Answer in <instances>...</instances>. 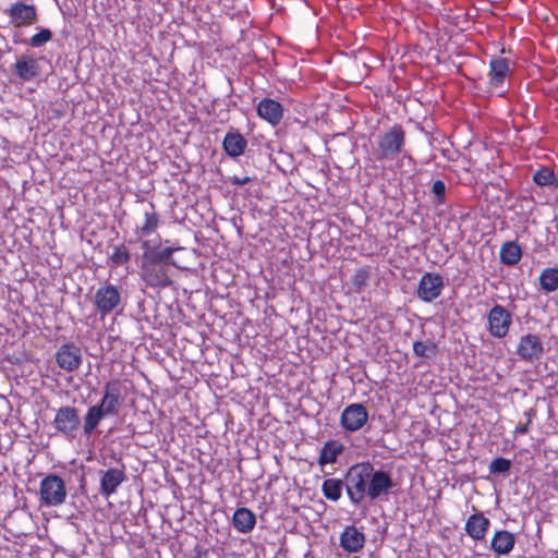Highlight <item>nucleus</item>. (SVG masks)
<instances>
[{
    "label": "nucleus",
    "mask_w": 558,
    "mask_h": 558,
    "mask_svg": "<svg viewBox=\"0 0 558 558\" xmlns=\"http://www.w3.org/2000/svg\"><path fill=\"white\" fill-rule=\"evenodd\" d=\"M142 280L153 288L171 284L169 270L174 248L169 240L160 242L157 238L143 242Z\"/></svg>",
    "instance_id": "1"
},
{
    "label": "nucleus",
    "mask_w": 558,
    "mask_h": 558,
    "mask_svg": "<svg viewBox=\"0 0 558 558\" xmlns=\"http://www.w3.org/2000/svg\"><path fill=\"white\" fill-rule=\"evenodd\" d=\"M137 391L134 383L128 378H114L105 384L100 404L112 416L119 414L122 408H130L136 413Z\"/></svg>",
    "instance_id": "2"
},
{
    "label": "nucleus",
    "mask_w": 558,
    "mask_h": 558,
    "mask_svg": "<svg viewBox=\"0 0 558 558\" xmlns=\"http://www.w3.org/2000/svg\"><path fill=\"white\" fill-rule=\"evenodd\" d=\"M368 462L352 465L344 476L347 494L354 506L368 497Z\"/></svg>",
    "instance_id": "3"
},
{
    "label": "nucleus",
    "mask_w": 558,
    "mask_h": 558,
    "mask_svg": "<svg viewBox=\"0 0 558 558\" xmlns=\"http://www.w3.org/2000/svg\"><path fill=\"white\" fill-rule=\"evenodd\" d=\"M66 499L65 483L57 474H47L39 484V500L41 506L56 507Z\"/></svg>",
    "instance_id": "4"
},
{
    "label": "nucleus",
    "mask_w": 558,
    "mask_h": 558,
    "mask_svg": "<svg viewBox=\"0 0 558 558\" xmlns=\"http://www.w3.org/2000/svg\"><path fill=\"white\" fill-rule=\"evenodd\" d=\"M52 426L57 433L72 440L76 437L81 427L80 411L73 405L60 407L52 421Z\"/></svg>",
    "instance_id": "5"
},
{
    "label": "nucleus",
    "mask_w": 558,
    "mask_h": 558,
    "mask_svg": "<svg viewBox=\"0 0 558 558\" xmlns=\"http://www.w3.org/2000/svg\"><path fill=\"white\" fill-rule=\"evenodd\" d=\"M404 141L405 134L401 125L392 126L379 137L378 148L376 151L377 159H392L402 150Z\"/></svg>",
    "instance_id": "6"
},
{
    "label": "nucleus",
    "mask_w": 558,
    "mask_h": 558,
    "mask_svg": "<svg viewBox=\"0 0 558 558\" xmlns=\"http://www.w3.org/2000/svg\"><path fill=\"white\" fill-rule=\"evenodd\" d=\"M142 243L151 241L157 238L160 242H165L158 233V229L163 225L160 214L156 210L155 205L150 201L142 197Z\"/></svg>",
    "instance_id": "7"
},
{
    "label": "nucleus",
    "mask_w": 558,
    "mask_h": 558,
    "mask_svg": "<svg viewBox=\"0 0 558 558\" xmlns=\"http://www.w3.org/2000/svg\"><path fill=\"white\" fill-rule=\"evenodd\" d=\"M57 365L66 373H74L80 369L83 363L81 348L74 342L62 343L54 353Z\"/></svg>",
    "instance_id": "8"
},
{
    "label": "nucleus",
    "mask_w": 558,
    "mask_h": 558,
    "mask_svg": "<svg viewBox=\"0 0 558 558\" xmlns=\"http://www.w3.org/2000/svg\"><path fill=\"white\" fill-rule=\"evenodd\" d=\"M488 331L498 339L505 338L512 324V314L502 305L493 306L487 316Z\"/></svg>",
    "instance_id": "9"
},
{
    "label": "nucleus",
    "mask_w": 558,
    "mask_h": 558,
    "mask_svg": "<svg viewBox=\"0 0 558 558\" xmlns=\"http://www.w3.org/2000/svg\"><path fill=\"white\" fill-rule=\"evenodd\" d=\"M368 472V498L375 500L388 495L395 486L391 475L384 470H375L369 462Z\"/></svg>",
    "instance_id": "10"
},
{
    "label": "nucleus",
    "mask_w": 558,
    "mask_h": 558,
    "mask_svg": "<svg viewBox=\"0 0 558 558\" xmlns=\"http://www.w3.org/2000/svg\"><path fill=\"white\" fill-rule=\"evenodd\" d=\"M444 287V278L439 274L425 272L418 281L416 295L423 302L429 303L441 294Z\"/></svg>",
    "instance_id": "11"
},
{
    "label": "nucleus",
    "mask_w": 558,
    "mask_h": 558,
    "mask_svg": "<svg viewBox=\"0 0 558 558\" xmlns=\"http://www.w3.org/2000/svg\"><path fill=\"white\" fill-rule=\"evenodd\" d=\"M515 354L524 362L534 363L539 361L544 354V345L539 336L527 333L520 337Z\"/></svg>",
    "instance_id": "12"
},
{
    "label": "nucleus",
    "mask_w": 558,
    "mask_h": 558,
    "mask_svg": "<svg viewBox=\"0 0 558 558\" xmlns=\"http://www.w3.org/2000/svg\"><path fill=\"white\" fill-rule=\"evenodd\" d=\"M368 421L367 409L362 403L347 405L340 416L341 426L350 433L360 430Z\"/></svg>",
    "instance_id": "13"
},
{
    "label": "nucleus",
    "mask_w": 558,
    "mask_h": 558,
    "mask_svg": "<svg viewBox=\"0 0 558 558\" xmlns=\"http://www.w3.org/2000/svg\"><path fill=\"white\" fill-rule=\"evenodd\" d=\"M14 27H27L37 22L38 14L35 5L22 1L14 2L5 11Z\"/></svg>",
    "instance_id": "14"
},
{
    "label": "nucleus",
    "mask_w": 558,
    "mask_h": 558,
    "mask_svg": "<svg viewBox=\"0 0 558 558\" xmlns=\"http://www.w3.org/2000/svg\"><path fill=\"white\" fill-rule=\"evenodd\" d=\"M120 303V293L111 284L100 287L95 293V306L104 317L110 314Z\"/></svg>",
    "instance_id": "15"
},
{
    "label": "nucleus",
    "mask_w": 558,
    "mask_h": 558,
    "mask_svg": "<svg viewBox=\"0 0 558 558\" xmlns=\"http://www.w3.org/2000/svg\"><path fill=\"white\" fill-rule=\"evenodd\" d=\"M147 37L150 39L153 38V34H148V32L145 31V34H142V44L145 43L146 47L142 48V68L144 65H147L148 69H142L143 73V81L145 82L142 84V98L147 94L151 93V84L146 82L147 80H150L153 77V70L158 69V59L156 56L153 54L151 49L148 48Z\"/></svg>",
    "instance_id": "16"
},
{
    "label": "nucleus",
    "mask_w": 558,
    "mask_h": 558,
    "mask_svg": "<svg viewBox=\"0 0 558 558\" xmlns=\"http://www.w3.org/2000/svg\"><path fill=\"white\" fill-rule=\"evenodd\" d=\"M12 72L21 82H31L40 75V66L37 59L23 54L16 59Z\"/></svg>",
    "instance_id": "17"
},
{
    "label": "nucleus",
    "mask_w": 558,
    "mask_h": 558,
    "mask_svg": "<svg viewBox=\"0 0 558 558\" xmlns=\"http://www.w3.org/2000/svg\"><path fill=\"white\" fill-rule=\"evenodd\" d=\"M161 415L153 399L142 392V430L159 428Z\"/></svg>",
    "instance_id": "18"
},
{
    "label": "nucleus",
    "mask_w": 558,
    "mask_h": 558,
    "mask_svg": "<svg viewBox=\"0 0 558 558\" xmlns=\"http://www.w3.org/2000/svg\"><path fill=\"white\" fill-rule=\"evenodd\" d=\"M365 535L354 525L347 526L340 535V546L348 553H359L365 544Z\"/></svg>",
    "instance_id": "19"
},
{
    "label": "nucleus",
    "mask_w": 558,
    "mask_h": 558,
    "mask_svg": "<svg viewBox=\"0 0 558 558\" xmlns=\"http://www.w3.org/2000/svg\"><path fill=\"white\" fill-rule=\"evenodd\" d=\"M257 113L260 118L272 125L280 123L283 116V108L280 102L271 98H264L257 105Z\"/></svg>",
    "instance_id": "20"
},
{
    "label": "nucleus",
    "mask_w": 558,
    "mask_h": 558,
    "mask_svg": "<svg viewBox=\"0 0 558 558\" xmlns=\"http://www.w3.org/2000/svg\"><path fill=\"white\" fill-rule=\"evenodd\" d=\"M247 146V141L238 130H230L227 132L222 147L226 154L231 158H238L244 154Z\"/></svg>",
    "instance_id": "21"
},
{
    "label": "nucleus",
    "mask_w": 558,
    "mask_h": 558,
    "mask_svg": "<svg viewBox=\"0 0 558 558\" xmlns=\"http://www.w3.org/2000/svg\"><path fill=\"white\" fill-rule=\"evenodd\" d=\"M490 526V521L483 513H474L469 517L465 523L466 534L475 541L485 538Z\"/></svg>",
    "instance_id": "22"
},
{
    "label": "nucleus",
    "mask_w": 558,
    "mask_h": 558,
    "mask_svg": "<svg viewBox=\"0 0 558 558\" xmlns=\"http://www.w3.org/2000/svg\"><path fill=\"white\" fill-rule=\"evenodd\" d=\"M515 545V536L507 530L496 531L494 534L490 548L497 555H508Z\"/></svg>",
    "instance_id": "23"
},
{
    "label": "nucleus",
    "mask_w": 558,
    "mask_h": 558,
    "mask_svg": "<svg viewBox=\"0 0 558 558\" xmlns=\"http://www.w3.org/2000/svg\"><path fill=\"white\" fill-rule=\"evenodd\" d=\"M106 416H112L107 410L100 404L92 405L84 417L83 429L86 436L93 434L96 427L99 425L101 420Z\"/></svg>",
    "instance_id": "24"
},
{
    "label": "nucleus",
    "mask_w": 558,
    "mask_h": 558,
    "mask_svg": "<svg viewBox=\"0 0 558 558\" xmlns=\"http://www.w3.org/2000/svg\"><path fill=\"white\" fill-rule=\"evenodd\" d=\"M232 524L236 531L248 533L256 524V515L247 508H238L233 513Z\"/></svg>",
    "instance_id": "25"
},
{
    "label": "nucleus",
    "mask_w": 558,
    "mask_h": 558,
    "mask_svg": "<svg viewBox=\"0 0 558 558\" xmlns=\"http://www.w3.org/2000/svg\"><path fill=\"white\" fill-rule=\"evenodd\" d=\"M124 474L118 469H109L104 472L100 480V494L108 497L123 482Z\"/></svg>",
    "instance_id": "26"
},
{
    "label": "nucleus",
    "mask_w": 558,
    "mask_h": 558,
    "mask_svg": "<svg viewBox=\"0 0 558 558\" xmlns=\"http://www.w3.org/2000/svg\"><path fill=\"white\" fill-rule=\"evenodd\" d=\"M489 68L490 84L500 86L509 73V61L506 58H493Z\"/></svg>",
    "instance_id": "27"
},
{
    "label": "nucleus",
    "mask_w": 558,
    "mask_h": 558,
    "mask_svg": "<svg viewBox=\"0 0 558 558\" xmlns=\"http://www.w3.org/2000/svg\"><path fill=\"white\" fill-rule=\"evenodd\" d=\"M500 262L506 266L517 265L522 257L521 246L515 241H508L501 245Z\"/></svg>",
    "instance_id": "28"
},
{
    "label": "nucleus",
    "mask_w": 558,
    "mask_h": 558,
    "mask_svg": "<svg viewBox=\"0 0 558 558\" xmlns=\"http://www.w3.org/2000/svg\"><path fill=\"white\" fill-rule=\"evenodd\" d=\"M142 448L148 449L151 459L157 458V451L160 449V429L142 430Z\"/></svg>",
    "instance_id": "29"
},
{
    "label": "nucleus",
    "mask_w": 558,
    "mask_h": 558,
    "mask_svg": "<svg viewBox=\"0 0 558 558\" xmlns=\"http://www.w3.org/2000/svg\"><path fill=\"white\" fill-rule=\"evenodd\" d=\"M343 449V445L336 440L327 441L320 450L318 463L320 465L335 463L338 456L342 453Z\"/></svg>",
    "instance_id": "30"
},
{
    "label": "nucleus",
    "mask_w": 558,
    "mask_h": 558,
    "mask_svg": "<svg viewBox=\"0 0 558 558\" xmlns=\"http://www.w3.org/2000/svg\"><path fill=\"white\" fill-rule=\"evenodd\" d=\"M344 480L327 478L323 482L322 492L328 500L338 501L342 495Z\"/></svg>",
    "instance_id": "31"
},
{
    "label": "nucleus",
    "mask_w": 558,
    "mask_h": 558,
    "mask_svg": "<svg viewBox=\"0 0 558 558\" xmlns=\"http://www.w3.org/2000/svg\"><path fill=\"white\" fill-rule=\"evenodd\" d=\"M538 279L542 290L547 293L555 292L558 289V268L548 267L543 269Z\"/></svg>",
    "instance_id": "32"
},
{
    "label": "nucleus",
    "mask_w": 558,
    "mask_h": 558,
    "mask_svg": "<svg viewBox=\"0 0 558 558\" xmlns=\"http://www.w3.org/2000/svg\"><path fill=\"white\" fill-rule=\"evenodd\" d=\"M148 106H145V113L148 118V121L146 123L142 122V137L146 134L147 142L149 143L148 153L149 155L145 156V159H150L153 157V145L156 144V141L158 140V134L155 130V125L153 123V120L150 119L151 112L155 111L154 108H151L150 111H148Z\"/></svg>",
    "instance_id": "33"
},
{
    "label": "nucleus",
    "mask_w": 558,
    "mask_h": 558,
    "mask_svg": "<svg viewBox=\"0 0 558 558\" xmlns=\"http://www.w3.org/2000/svg\"><path fill=\"white\" fill-rule=\"evenodd\" d=\"M147 476V481L158 482L157 476L163 475V466L156 459L142 460V475Z\"/></svg>",
    "instance_id": "34"
},
{
    "label": "nucleus",
    "mask_w": 558,
    "mask_h": 558,
    "mask_svg": "<svg viewBox=\"0 0 558 558\" xmlns=\"http://www.w3.org/2000/svg\"><path fill=\"white\" fill-rule=\"evenodd\" d=\"M533 181L539 186H554L557 185V179L554 170L548 167H541L533 174Z\"/></svg>",
    "instance_id": "35"
},
{
    "label": "nucleus",
    "mask_w": 558,
    "mask_h": 558,
    "mask_svg": "<svg viewBox=\"0 0 558 558\" xmlns=\"http://www.w3.org/2000/svg\"><path fill=\"white\" fill-rule=\"evenodd\" d=\"M413 352L418 357L429 359L436 354V344L430 340L426 342L415 341L413 343Z\"/></svg>",
    "instance_id": "36"
},
{
    "label": "nucleus",
    "mask_w": 558,
    "mask_h": 558,
    "mask_svg": "<svg viewBox=\"0 0 558 558\" xmlns=\"http://www.w3.org/2000/svg\"><path fill=\"white\" fill-rule=\"evenodd\" d=\"M369 278L371 275L368 268L363 267L357 269L352 278V287L354 292L361 293L368 284Z\"/></svg>",
    "instance_id": "37"
},
{
    "label": "nucleus",
    "mask_w": 558,
    "mask_h": 558,
    "mask_svg": "<svg viewBox=\"0 0 558 558\" xmlns=\"http://www.w3.org/2000/svg\"><path fill=\"white\" fill-rule=\"evenodd\" d=\"M52 39V32L49 28H41L38 33L34 34L28 41V45L38 48Z\"/></svg>",
    "instance_id": "38"
},
{
    "label": "nucleus",
    "mask_w": 558,
    "mask_h": 558,
    "mask_svg": "<svg viewBox=\"0 0 558 558\" xmlns=\"http://www.w3.org/2000/svg\"><path fill=\"white\" fill-rule=\"evenodd\" d=\"M511 468V461L506 458H496L489 464V472L492 474H506Z\"/></svg>",
    "instance_id": "39"
},
{
    "label": "nucleus",
    "mask_w": 558,
    "mask_h": 558,
    "mask_svg": "<svg viewBox=\"0 0 558 558\" xmlns=\"http://www.w3.org/2000/svg\"><path fill=\"white\" fill-rule=\"evenodd\" d=\"M446 184L442 180H436L432 185V193L435 197L434 204L444 205L446 203Z\"/></svg>",
    "instance_id": "40"
},
{
    "label": "nucleus",
    "mask_w": 558,
    "mask_h": 558,
    "mask_svg": "<svg viewBox=\"0 0 558 558\" xmlns=\"http://www.w3.org/2000/svg\"><path fill=\"white\" fill-rule=\"evenodd\" d=\"M129 258L130 255L128 248L123 244L114 246L113 252L110 255V259L116 266L123 265L129 260Z\"/></svg>",
    "instance_id": "41"
},
{
    "label": "nucleus",
    "mask_w": 558,
    "mask_h": 558,
    "mask_svg": "<svg viewBox=\"0 0 558 558\" xmlns=\"http://www.w3.org/2000/svg\"><path fill=\"white\" fill-rule=\"evenodd\" d=\"M142 347H145V349L150 354L149 348H154L155 339L151 335L147 336L146 332H144V327L142 326Z\"/></svg>",
    "instance_id": "42"
},
{
    "label": "nucleus",
    "mask_w": 558,
    "mask_h": 558,
    "mask_svg": "<svg viewBox=\"0 0 558 558\" xmlns=\"http://www.w3.org/2000/svg\"><path fill=\"white\" fill-rule=\"evenodd\" d=\"M228 181L233 185H244V184L250 183L252 181V178H250V177L240 178L238 175H233V177H229Z\"/></svg>",
    "instance_id": "43"
},
{
    "label": "nucleus",
    "mask_w": 558,
    "mask_h": 558,
    "mask_svg": "<svg viewBox=\"0 0 558 558\" xmlns=\"http://www.w3.org/2000/svg\"><path fill=\"white\" fill-rule=\"evenodd\" d=\"M529 432V425L525 423L523 425H519L515 427V433L518 434H526Z\"/></svg>",
    "instance_id": "44"
},
{
    "label": "nucleus",
    "mask_w": 558,
    "mask_h": 558,
    "mask_svg": "<svg viewBox=\"0 0 558 558\" xmlns=\"http://www.w3.org/2000/svg\"><path fill=\"white\" fill-rule=\"evenodd\" d=\"M524 415L527 417L526 424L530 425L534 415V410L530 409L529 411L524 412Z\"/></svg>",
    "instance_id": "45"
},
{
    "label": "nucleus",
    "mask_w": 558,
    "mask_h": 558,
    "mask_svg": "<svg viewBox=\"0 0 558 558\" xmlns=\"http://www.w3.org/2000/svg\"><path fill=\"white\" fill-rule=\"evenodd\" d=\"M160 21H161L160 15H156V14L153 15L151 24L159 23Z\"/></svg>",
    "instance_id": "46"
},
{
    "label": "nucleus",
    "mask_w": 558,
    "mask_h": 558,
    "mask_svg": "<svg viewBox=\"0 0 558 558\" xmlns=\"http://www.w3.org/2000/svg\"><path fill=\"white\" fill-rule=\"evenodd\" d=\"M555 558H558V551H557V556Z\"/></svg>",
    "instance_id": "47"
}]
</instances>
